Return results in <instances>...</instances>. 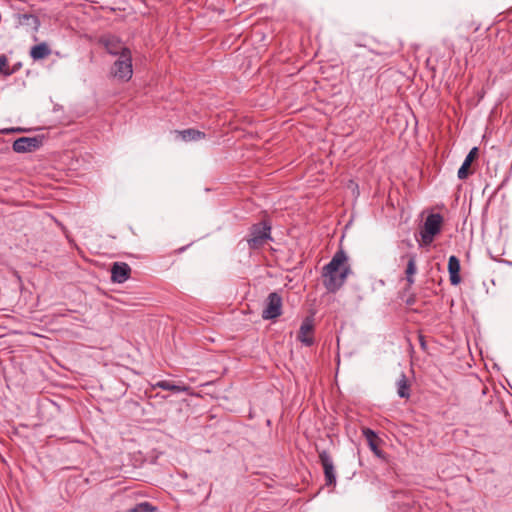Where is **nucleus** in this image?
<instances>
[{
  "label": "nucleus",
  "mask_w": 512,
  "mask_h": 512,
  "mask_svg": "<svg viewBox=\"0 0 512 512\" xmlns=\"http://www.w3.org/2000/svg\"><path fill=\"white\" fill-rule=\"evenodd\" d=\"M351 269L346 253L340 249L322 268L323 285L330 293L337 292L346 282Z\"/></svg>",
  "instance_id": "obj_1"
},
{
  "label": "nucleus",
  "mask_w": 512,
  "mask_h": 512,
  "mask_svg": "<svg viewBox=\"0 0 512 512\" xmlns=\"http://www.w3.org/2000/svg\"><path fill=\"white\" fill-rule=\"evenodd\" d=\"M270 238L271 226L266 222H260L252 225L246 240L250 249H258Z\"/></svg>",
  "instance_id": "obj_2"
},
{
  "label": "nucleus",
  "mask_w": 512,
  "mask_h": 512,
  "mask_svg": "<svg viewBox=\"0 0 512 512\" xmlns=\"http://www.w3.org/2000/svg\"><path fill=\"white\" fill-rule=\"evenodd\" d=\"M443 218L438 213H433L427 216L424 226L420 232L423 244L429 245L432 243L434 237L440 233Z\"/></svg>",
  "instance_id": "obj_3"
},
{
  "label": "nucleus",
  "mask_w": 512,
  "mask_h": 512,
  "mask_svg": "<svg viewBox=\"0 0 512 512\" xmlns=\"http://www.w3.org/2000/svg\"><path fill=\"white\" fill-rule=\"evenodd\" d=\"M112 75L121 81H129L133 74L131 52H124L114 62L111 70Z\"/></svg>",
  "instance_id": "obj_4"
},
{
  "label": "nucleus",
  "mask_w": 512,
  "mask_h": 512,
  "mask_svg": "<svg viewBox=\"0 0 512 512\" xmlns=\"http://www.w3.org/2000/svg\"><path fill=\"white\" fill-rule=\"evenodd\" d=\"M387 54L376 53L372 50H368L365 53L355 54L352 59L349 61L348 68L354 71L357 70H368L372 69L374 66L372 62L374 61L373 56H386Z\"/></svg>",
  "instance_id": "obj_5"
},
{
  "label": "nucleus",
  "mask_w": 512,
  "mask_h": 512,
  "mask_svg": "<svg viewBox=\"0 0 512 512\" xmlns=\"http://www.w3.org/2000/svg\"><path fill=\"white\" fill-rule=\"evenodd\" d=\"M282 314V297L272 292L268 295L266 306L262 312V318L265 320L275 319Z\"/></svg>",
  "instance_id": "obj_6"
},
{
  "label": "nucleus",
  "mask_w": 512,
  "mask_h": 512,
  "mask_svg": "<svg viewBox=\"0 0 512 512\" xmlns=\"http://www.w3.org/2000/svg\"><path fill=\"white\" fill-rule=\"evenodd\" d=\"M314 320L312 317H306L300 326L297 339L305 346L314 344Z\"/></svg>",
  "instance_id": "obj_7"
},
{
  "label": "nucleus",
  "mask_w": 512,
  "mask_h": 512,
  "mask_svg": "<svg viewBox=\"0 0 512 512\" xmlns=\"http://www.w3.org/2000/svg\"><path fill=\"white\" fill-rule=\"evenodd\" d=\"M100 42L104 45L107 52L111 55H119L121 56L124 52H130V50L125 47V45L121 42V40L113 35H105L101 38Z\"/></svg>",
  "instance_id": "obj_8"
},
{
  "label": "nucleus",
  "mask_w": 512,
  "mask_h": 512,
  "mask_svg": "<svg viewBox=\"0 0 512 512\" xmlns=\"http://www.w3.org/2000/svg\"><path fill=\"white\" fill-rule=\"evenodd\" d=\"M319 459L323 466L325 480L327 485H335L336 484V474L334 469V464L331 456L325 450L319 453Z\"/></svg>",
  "instance_id": "obj_9"
},
{
  "label": "nucleus",
  "mask_w": 512,
  "mask_h": 512,
  "mask_svg": "<svg viewBox=\"0 0 512 512\" xmlns=\"http://www.w3.org/2000/svg\"><path fill=\"white\" fill-rule=\"evenodd\" d=\"M131 268L127 263L115 262L111 268V279L115 283H124L130 277Z\"/></svg>",
  "instance_id": "obj_10"
},
{
  "label": "nucleus",
  "mask_w": 512,
  "mask_h": 512,
  "mask_svg": "<svg viewBox=\"0 0 512 512\" xmlns=\"http://www.w3.org/2000/svg\"><path fill=\"white\" fill-rule=\"evenodd\" d=\"M40 141L35 137H21L13 142V150L17 153L31 152L39 147Z\"/></svg>",
  "instance_id": "obj_11"
},
{
  "label": "nucleus",
  "mask_w": 512,
  "mask_h": 512,
  "mask_svg": "<svg viewBox=\"0 0 512 512\" xmlns=\"http://www.w3.org/2000/svg\"><path fill=\"white\" fill-rule=\"evenodd\" d=\"M460 268L461 266L459 259L454 255L450 256L448 260V272L452 285H458L461 281Z\"/></svg>",
  "instance_id": "obj_12"
},
{
  "label": "nucleus",
  "mask_w": 512,
  "mask_h": 512,
  "mask_svg": "<svg viewBox=\"0 0 512 512\" xmlns=\"http://www.w3.org/2000/svg\"><path fill=\"white\" fill-rule=\"evenodd\" d=\"M405 257L408 259L407 267L405 270L406 281L408 285L411 286L415 282L414 276L417 273V256L416 254H407Z\"/></svg>",
  "instance_id": "obj_13"
},
{
  "label": "nucleus",
  "mask_w": 512,
  "mask_h": 512,
  "mask_svg": "<svg viewBox=\"0 0 512 512\" xmlns=\"http://www.w3.org/2000/svg\"><path fill=\"white\" fill-rule=\"evenodd\" d=\"M154 388H161L163 390L171 391L173 393L188 392L189 386L184 384H173L168 380H161L153 385Z\"/></svg>",
  "instance_id": "obj_14"
},
{
  "label": "nucleus",
  "mask_w": 512,
  "mask_h": 512,
  "mask_svg": "<svg viewBox=\"0 0 512 512\" xmlns=\"http://www.w3.org/2000/svg\"><path fill=\"white\" fill-rule=\"evenodd\" d=\"M50 54V49L45 43H40L31 48L30 55L34 60L46 58Z\"/></svg>",
  "instance_id": "obj_15"
},
{
  "label": "nucleus",
  "mask_w": 512,
  "mask_h": 512,
  "mask_svg": "<svg viewBox=\"0 0 512 512\" xmlns=\"http://www.w3.org/2000/svg\"><path fill=\"white\" fill-rule=\"evenodd\" d=\"M396 385L397 394L399 397L408 398L410 396L408 380L404 373L401 374L400 378L397 380Z\"/></svg>",
  "instance_id": "obj_16"
},
{
  "label": "nucleus",
  "mask_w": 512,
  "mask_h": 512,
  "mask_svg": "<svg viewBox=\"0 0 512 512\" xmlns=\"http://www.w3.org/2000/svg\"><path fill=\"white\" fill-rule=\"evenodd\" d=\"M180 135L184 141H197L205 138L204 132L191 128L180 131Z\"/></svg>",
  "instance_id": "obj_17"
},
{
  "label": "nucleus",
  "mask_w": 512,
  "mask_h": 512,
  "mask_svg": "<svg viewBox=\"0 0 512 512\" xmlns=\"http://www.w3.org/2000/svg\"><path fill=\"white\" fill-rule=\"evenodd\" d=\"M363 435L365 436V438L367 439L368 443H369V446L371 447V449L373 451H376L377 450V445L375 443V439L377 438V435L376 433L369 429V428H365L363 430Z\"/></svg>",
  "instance_id": "obj_18"
},
{
  "label": "nucleus",
  "mask_w": 512,
  "mask_h": 512,
  "mask_svg": "<svg viewBox=\"0 0 512 512\" xmlns=\"http://www.w3.org/2000/svg\"><path fill=\"white\" fill-rule=\"evenodd\" d=\"M0 72L5 76H10L13 71L9 69L8 59L5 55L0 56Z\"/></svg>",
  "instance_id": "obj_19"
},
{
  "label": "nucleus",
  "mask_w": 512,
  "mask_h": 512,
  "mask_svg": "<svg viewBox=\"0 0 512 512\" xmlns=\"http://www.w3.org/2000/svg\"><path fill=\"white\" fill-rule=\"evenodd\" d=\"M152 511H153L152 506L149 503L144 502V503L138 504L136 507L131 509L129 512H152Z\"/></svg>",
  "instance_id": "obj_20"
},
{
  "label": "nucleus",
  "mask_w": 512,
  "mask_h": 512,
  "mask_svg": "<svg viewBox=\"0 0 512 512\" xmlns=\"http://www.w3.org/2000/svg\"><path fill=\"white\" fill-rule=\"evenodd\" d=\"M470 164L463 162L458 170L457 176L459 179L464 180L468 177Z\"/></svg>",
  "instance_id": "obj_21"
},
{
  "label": "nucleus",
  "mask_w": 512,
  "mask_h": 512,
  "mask_svg": "<svg viewBox=\"0 0 512 512\" xmlns=\"http://www.w3.org/2000/svg\"><path fill=\"white\" fill-rule=\"evenodd\" d=\"M478 154V148L477 147H473L469 153L467 154L464 162L468 163L471 165L472 161L475 159V157L477 156Z\"/></svg>",
  "instance_id": "obj_22"
},
{
  "label": "nucleus",
  "mask_w": 512,
  "mask_h": 512,
  "mask_svg": "<svg viewBox=\"0 0 512 512\" xmlns=\"http://www.w3.org/2000/svg\"><path fill=\"white\" fill-rule=\"evenodd\" d=\"M14 275L16 276L17 280L21 283L22 280H21V277L20 275L18 274V272H14Z\"/></svg>",
  "instance_id": "obj_23"
}]
</instances>
